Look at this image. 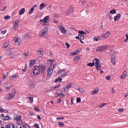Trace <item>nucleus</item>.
<instances>
[{"mask_svg":"<svg viewBox=\"0 0 128 128\" xmlns=\"http://www.w3.org/2000/svg\"><path fill=\"white\" fill-rule=\"evenodd\" d=\"M16 91L15 89H13L11 93H8L5 96V99L8 100H9L15 96Z\"/></svg>","mask_w":128,"mask_h":128,"instance_id":"nucleus-1","label":"nucleus"},{"mask_svg":"<svg viewBox=\"0 0 128 128\" xmlns=\"http://www.w3.org/2000/svg\"><path fill=\"white\" fill-rule=\"evenodd\" d=\"M93 62L94 66H96V69L98 70H100L101 65L99 60L97 58H95L94 59Z\"/></svg>","mask_w":128,"mask_h":128,"instance_id":"nucleus-2","label":"nucleus"},{"mask_svg":"<svg viewBox=\"0 0 128 128\" xmlns=\"http://www.w3.org/2000/svg\"><path fill=\"white\" fill-rule=\"evenodd\" d=\"M14 120H16L18 124V125L22 124V117L16 114L14 116Z\"/></svg>","mask_w":128,"mask_h":128,"instance_id":"nucleus-3","label":"nucleus"},{"mask_svg":"<svg viewBox=\"0 0 128 128\" xmlns=\"http://www.w3.org/2000/svg\"><path fill=\"white\" fill-rule=\"evenodd\" d=\"M49 18V16H47L44 17L43 19L40 20V22L42 24L43 26H48L49 24L48 20Z\"/></svg>","mask_w":128,"mask_h":128,"instance_id":"nucleus-4","label":"nucleus"},{"mask_svg":"<svg viewBox=\"0 0 128 128\" xmlns=\"http://www.w3.org/2000/svg\"><path fill=\"white\" fill-rule=\"evenodd\" d=\"M109 48V46L107 45H105L100 46L97 48L96 50L100 52H103Z\"/></svg>","mask_w":128,"mask_h":128,"instance_id":"nucleus-5","label":"nucleus"},{"mask_svg":"<svg viewBox=\"0 0 128 128\" xmlns=\"http://www.w3.org/2000/svg\"><path fill=\"white\" fill-rule=\"evenodd\" d=\"M20 20L19 19H17L14 21L13 23V26L12 28L13 30H15L18 26V24L20 23Z\"/></svg>","mask_w":128,"mask_h":128,"instance_id":"nucleus-6","label":"nucleus"},{"mask_svg":"<svg viewBox=\"0 0 128 128\" xmlns=\"http://www.w3.org/2000/svg\"><path fill=\"white\" fill-rule=\"evenodd\" d=\"M13 40L15 42V44L17 46H19L21 42L20 38L18 36H16L14 38Z\"/></svg>","mask_w":128,"mask_h":128,"instance_id":"nucleus-7","label":"nucleus"},{"mask_svg":"<svg viewBox=\"0 0 128 128\" xmlns=\"http://www.w3.org/2000/svg\"><path fill=\"white\" fill-rule=\"evenodd\" d=\"M54 68V66L52 65H51L49 66L47 73V75L48 76L50 77L52 75Z\"/></svg>","mask_w":128,"mask_h":128,"instance_id":"nucleus-8","label":"nucleus"},{"mask_svg":"<svg viewBox=\"0 0 128 128\" xmlns=\"http://www.w3.org/2000/svg\"><path fill=\"white\" fill-rule=\"evenodd\" d=\"M58 28L59 30L64 35L66 34L67 31L63 26L62 25H59L58 26Z\"/></svg>","mask_w":128,"mask_h":128,"instance_id":"nucleus-9","label":"nucleus"},{"mask_svg":"<svg viewBox=\"0 0 128 128\" xmlns=\"http://www.w3.org/2000/svg\"><path fill=\"white\" fill-rule=\"evenodd\" d=\"M33 72L35 75H36L40 73V70L38 66H34Z\"/></svg>","mask_w":128,"mask_h":128,"instance_id":"nucleus-10","label":"nucleus"},{"mask_svg":"<svg viewBox=\"0 0 128 128\" xmlns=\"http://www.w3.org/2000/svg\"><path fill=\"white\" fill-rule=\"evenodd\" d=\"M110 31L108 30L105 32L104 33L102 34L101 36L102 38H107L110 36Z\"/></svg>","mask_w":128,"mask_h":128,"instance_id":"nucleus-11","label":"nucleus"},{"mask_svg":"<svg viewBox=\"0 0 128 128\" xmlns=\"http://www.w3.org/2000/svg\"><path fill=\"white\" fill-rule=\"evenodd\" d=\"M38 66L39 67L40 70L41 72H44L46 68L45 65L44 64H40Z\"/></svg>","mask_w":128,"mask_h":128,"instance_id":"nucleus-12","label":"nucleus"},{"mask_svg":"<svg viewBox=\"0 0 128 128\" xmlns=\"http://www.w3.org/2000/svg\"><path fill=\"white\" fill-rule=\"evenodd\" d=\"M74 9V7L73 6H70L67 11V14L70 15L73 12Z\"/></svg>","mask_w":128,"mask_h":128,"instance_id":"nucleus-13","label":"nucleus"},{"mask_svg":"<svg viewBox=\"0 0 128 128\" xmlns=\"http://www.w3.org/2000/svg\"><path fill=\"white\" fill-rule=\"evenodd\" d=\"M12 86L11 83L10 82H8L4 85V87L8 91H9L12 87Z\"/></svg>","mask_w":128,"mask_h":128,"instance_id":"nucleus-14","label":"nucleus"},{"mask_svg":"<svg viewBox=\"0 0 128 128\" xmlns=\"http://www.w3.org/2000/svg\"><path fill=\"white\" fill-rule=\"evenodd\" d=\"M28 85L31 87L33 88L34 87V83L33 80H31L30 79H29L28 80Z\"/></svg>","mask_w":128,"mask_h":128,"instance_id":"nucleus-15","label":"nucleus"},{"mask_svg":"<svg viewBox=\"0 0 128 128\" xmlns=\"http://www.w3.org/2000/svg\"><path fill=\"white\" fill-rule=\"evenodd\" d=\"M99 90L98 88H96L91 92V94L92 95L97 94Z\"/></svg>","mask_w":128,"mask_h":128,"instance_id":"nucleus-16","label":"nucleus"},{"mask_svg":"<svg viewBox=\"0 0 128 128\" xmlns=\"http://www.w3.org/2000/svg\"><path fill=\"white\" fill-rule=\"evenodd\" d=\"M43 50L42 49H40L37 51V55L39 57H41L43 55Z\"/></svg>","mask_w":128,"mask_h":128,"instance_id":"nucleus-17","label":"nucleus"},{"mask_svg":"<svg viewBox=\"0 0 128 128\" xmlns=\"http://www.w3.org/2000/svg\"><path fill=\"white\" fill-rule=\"evenodd\" d=\"M18 77V74H16L10 76V80H13Z\"/></svg>","mask_w":128,"mask_h":128,"instance_id":"nucleus-18","label":"nucleus"},{"mask_svg":"<svg viewBox=\"0 0 128 128\" xmlns=\"http://www.w3.org/2000/svg\"><path fill=\"white\" fill-rule=\"evenodd\" d=\"M116 56V54L115 53H114L112 56V62L114 65L115 64V58Z\"/></svg>","mask_w":128,"mask_h":128,"instance_id":"nucleus-19","label":"nucleus"},{"mask_svg":"<svg viewBox=\"0 0 128 128\" xmlns=\"http://www.w3.org/2000/svg\"><path fill=\"white\" fill-rule=\"evenodd\" d=\"M121 15L120 13L117 14L115 16L114 18V20L115 21H116L119 20L120 18Z\"/></svg>","mask_w":128,"mask_h":128,"instance_id":"nucleus-20","label":"nucleus"},{"mask_svg":"<svg viewBox=\"0 0 128 128\" xmlns=\"http://www.w3.org/2000/svg\"><path fill=\"white\" fill-rule=\"evenodd\" d=\"M127 74V73L126 70H124L123 72L122 75L120 77V78L121 79H124L125 78Z\"/></svg>","mask_w":128,"mask_h":128,"instance_id":"nucleus-21","label":"nucleus"},{"mask_svg":"<svg viewBox=\"0 0 128 128\" xmlns=\"http://www.w3.org/2000/svg\"><path fill=\"white\" fill-rule=\"evenodd\" d=\"M79 52H80L79 50H77L73 52L70 53V55L71 56H72L74 55H76L79 53Z\"/></svg>","mask_w":128,"mask_h":128,"instance_id":"nucleus-22","label":"nucleus"},{"mask_svg":"<svg viewBox=\"0 0 128 128\" xmlns=\"http://www.w3.org/2000/svg\"><path fill=\"white\" fill-rule=\"evenodd\" d=\"M80 59V56H77L73 58V60L76 62L78 61Z\"/></svg>","mask_w":128,"mask_h":128,"instance_id":"nucleus-23","label":"nucleus"},{"mask_svg":"<svg viewBox=\"0 0 128 128\" xmlns=\"http://www.w3.org/2000/svg\"><path fill=\"white\" fill-rule=\"evenodd\" d=\"M48 27H45L41 31L44 32L46 34L48 32Z\"/></svg>","mask_w":128,"mask_h":128,"instance_id":"nucleus-24","label":"nucleus"},{"mask_svg":"<svg viewBox=\"0 0 128 128\" xmlns=\"http://www.w3.org/2000/svg\"><path fill=\"white\" fill-rule=\"evenodd\" d=\"M35 62L36 61L34 60H33L30 61L28 65L29 66L31 67L34 64Z\"/></svg>","mask_w":128,"mask_h":128,"instance_id":"nucleus-25","label":"nucleus"},{"mask_svg":"<svg viewBox=\"0 0 128 128\" xmlns=\"http://www.w3.org/2000/svg\"><path fill=\"white\" fill-rule=\"evenodd\" d=\"M25 9L24 8H23L21 9L19 11V14L20 15H21L23 14L25 12Z\"/></svg>","mask_w":128,"mask_h":128,"instance_id":"nucleus-26","label":"nucleus"},{"mask_svg":"<svg viewBox=\"0 0 128 128\" xmlns=\"http://www.w3.org/2000/svg\"><path fill=\"white\" fill-rule=\"evenodd\" d=\"M22 124L23 128H30L29 126L25 123H22Z\"/></svg>","mask_w":128,"mask_h":128,"instance_id":"nucleus-27","label":"nucleus"},{"mask_svg":"<svg viewBox=\"0 0 128 128\" xmlns=\"http://www.w3.org/2000/svg\"><path fill=\"white\" fill-rule=\"evenodd\" d=\"M46 34L44 32L42 31H41L39 33V36L40 37H44V36L46 35Z\"/></svg>","mask_w":128,"mask_h":128,"instance_id":"nucleus-28","label":"nucleus"},{"mask_svg":"<svg viewBox=\"0 0 128 128\" xmlns=\"http://www.w3.org/2000/svg\"><path fill=\"white\" fill-rule=\"evenodd\" d=\"M101 38V37L100 36H95L94 38V40L96 42L98 41Z\"/></svg>","mask_w":128,"mask_h":128,"instance_id":"nucleus-29","label":"nucleus"},{"mask_svg":"<svg viewBox=\"0 0 128 128\" xmlns=\"http://www.w3.org/2000/svg\"><path fill=\"white\" fill-rule=\"evenodd\" d=\"M72 83H70L68 84L66 86V89L68 90L72 86Z\"/></svg>","mask_w":128,"mask_h":128,"instance_id":"nucleus-30","label":"nucleus"},{"mask_svg":"<svg viewBox=\"0 0 128 128\" xmlns=\"http://www.w3.org/2000/svg\"><path fill=\"white\" fill-rule=\"evenodd\" d=\"M78 90L80 93L84 92H85L84 90L82 88H78Z\"/></svg>","mask_w":128,"mask_h":128,"instance_id":"nucleus-31","label":"nucleus"},{"mask_svg":"<svg viewBox=\"0 0 128 128\" xmlns=\"http://www.w3.org/2000/svg\"><path fill=\"white\" fill-rule=\"evenodd\" d=\"M69 71H67L66 72L62 74H61L62 77L64 78L67 75V74L69 72Z\"/></svg>","mask_w":128,"mask_h":128,"instance_id":"nucleus-32","label":"nucleus"},{"mask_svg":"<svg viewBox=\"0 0 128 128\" xmlns=\"http://www.w3.org/2000/svg\"><path fill=\"white\" fill-rule=\"evenodd\" d=\"M46 6V4H44L43 3L41 4L40 5V10H42L44 7Z\"/></svg>","mask_w":128,"mask_h":128,"instance_id":"nucleus-33","label":"nucleus"},{"mask_svg":"<svg viewBox=\"0 0 128 128\" xmlns=\"http://www.w3.org/2000/svg\"><path fill=\"white\" fill-rule=\"evenodd\" d=\"M53 62V60H48L47 61V64L48 65H50Z\"/></svg>","mask_w":128,"mask_h":128,"instance_id":"nucleus-34","label":"nucleus"},{"mask_svg":"<svg viewBox=\"0 0 128 128\" xmlns=\"http://www.w3.org/2000/svg\"><path fill=\"white\" fill-rule=\"evenodd\" d=\"M9 57L11 58L14 59L15 57V55L13 54H10L9 55Z\"/></svg>","mask_w":128,"mask_h":128,"instance_id":"nucleus-35","label":"nucleus"},{"mask_svg":"<svg viewBox=\"0 0 128 128\" xmlns=\"http://www.w3.org/2000/svg\"><path fill=\"white\" fill-rule=\"evenodd\" d=\"M9 45V43L7 42L4 43L3 45V46L4 48H6Z\"/></svg>","mask_w":128,"mask_h":128,"instance_id":"nucleus-36","label":"nucleus"},{"mask_svg":"<svg viewBox=\"0 0 128 128\" xmlns=\"http://www.w3.org/2000/svg\"><path fill=\"white\" fill-rule=\"evenodd\" d=\"M116 13V11L115 10L113 9L111 10L110 11V13L111 14H114Z\"/></svg>","mask_w":128,"mask_h":128,"instance_id":"nucleus-37","label":"nucleus"},{"mask_svg":"<svg viewBox=\"0 0 128 128\" xmlns=\"http://www.w3.org/2000/svg\"><path fill=\"white\" fill-rule=\"evenodd\" d=\"M66 70V69L60 70L58 71V74H61L62 72H64Z\"/></svg>","mask_w":128,"mask_h":128,"instance_id":"nucleus-38","label":"nucleus"},{"mask_svg":"<svg viewBox=\"0 0 128 128\" xmlns=\"http://www.w3.org/2000/svg\"><path fill=\"white\" fill-rule=\"evenodd\" d=\"M10 119V116H6L4 119V120H6Z\"/></svg>","mask_w":128,"mask_h":128,"instance_id":"nucleus-39","label":"nucleus"},{"mask_svg":"<svg viewBox=\"0 0 128 128\" xmlns=\"http://www.w3.org/2000/svg\"><path fill=\"white\" fill-rule=\"evenodd\" d=\"M34 10V8H31L29 11V13L30 14H31L33 12Z\"/></svg>","mask_w":128,"mask_h":128,"instance_id":"nucleus-40","label":"nucleus"},{"mask_svg":"<svg viewBox=\"0 0 128 128\" xmlns=\"http://www.w3.org/2000/svg\"><path fill=\"white\" fill-rule=\"evenodd\" d=\"M87 65L88 66H90L91 67H92L94 66V64L93 63V62L92 63H89L87 64Z\"/></svg>","mask_w":128,"mask_h":128,"instance_id":"nucleus-41","label":"nucleus"},{"mask_svg":"<svg viewBox=\"0 0 128 128\" xmlns=\"http://www.w3.org/2000/svg\"><path fill=\"white\" fill-rule=\"evenodd\" d=\"M62 78H60L56 79L55 80V82L57 83L59 81L60 82L62 81Z\"/></svg>","mask_w":128,"mask_h":128,"instance_id":"nucleus-42","label":"nucleus"},{"mask_svg":"<svg viewBox=\"0 0 128 128\" xmlns=\"http://www.w3.org/2000/svg\"><path fill=\"white\" fill-rule=\"evenodd\" d=\"M58 124L60 127H63L64 126V124L63 123L60 122H58Z\"/></svg>","mask_w":128,"mask_h":128,"instance_id":"nucleus-43","label":"nucleus"},{"mask_svg":"<svg viewBox=\"0 0 128 128\" xmlns=\"http://www.w3.org/2000/svg\"><path fill=\"white\" fill-rule=\"evenodd\" d=\"M106 103L102 104H100L99 106H98L100 108H101L102 107L104 106L105 105H106Z\"/></svg>","mask_w":128,"mask_h":128,"instance_id":"nucleus-44","label":"nucleus"},{"mask_svg":"<svg viewBox=\"0 0 128 128\" xmlns=\"http://www.w3.org/2000/svg\"><path fill=\"white\" fill-rule=\"evenodd\" d=\"M78 36H80V40H83L84 39V36L82 35L81 34H79Z\"/></svg>","mask_w":128,"mask_h":128,"instance_id":"nucleus-45","label":"nucleus"},{"mask_svg":"<svg viewBox=\"0 0 128 128\" xmlns=\"http://www.w3.org/2000/svg\"><path fill=\"white\" fill-rule=\"evenodd\" d=\"M78 33L80 34H86V33L85 32L83 31L80 30L78 31Z\"/></svg>","mask_w":128,"mask_h":128,"instance_id":"nucleus-46","label":"nucleus"},{"mask_svg":"<svg viewBox=\"0 0 128 128\" xmlns=\"http://www.w3.org/2000/svg\"><path fill=\"white\" fill-rule=\"evenodd\" d=\"M56 94L59 96H62L63 97H64L65 96V95L61 92H60V93H57Z\"/></svg>","mask_w":128,"mask_h":128,"instance_id":"nucleus-47","label":"nucleus"},{"mask_svg":"<svg viewBox=\"0 0 128 128\" xmlns=\"http://www.w3.org/2000/svg\"><path fill=\"white\" fill-rule=\"evenodd\" d=\"M28 98L29 99L31 102H33V98L32 97H28Z\"/></svg>","mask_w":128,"mask_h":128,"instance_id":"nucleus-48","label":"nucleus"},{"mask_svg":"<svg viewBox=\"0 0 128 128\" xmlns=\"http://www.w3.org/2000/svg\"><path fill=\"white\" fill-rule=\"evenodd\" d=\"M4 19L6 20L10 19V16H5L4 18Z\"/></svg>","mask_w":128,"mask_h":128,"instance_id":"nucleus-49","label":"nucleus"},{"mask_svg":"<svg viewBox=\"0 0 128 128\" xmlns=\"http://www.w3.org/2000/svg\"><path fill=\"white\" fill-rule=\"evenodd\" d=\"M112 16H110V14H109V15H108V17L109 18V20H112L113 18L112 17Z\"/></svg>","mask_w":128,"mask_h":128,"instance_id":"nucleus-50","label":"nucleus"},{"mask_svg":"<svg viewBox=\"0 0 128 128\" xmlns=\"http://www.w3.org/2000/svg\"><path fill=\"white\" fill-rule=\"evenodd\" d=\"M111 76H108L106 77V78L107 80H109L110 79Z\"/></svg>","mask_w":128,"mask_h":128,"instance_id":"nucleus-51","label":"nucleus"},{"mask_svg":"<svg viewBox=\"0 0 128 128\" xmlns=\"http://www.w3.org/2000/svg\"><path fill=\"white\" fill-rule=\"evenodd\" d=\"M65 45L66 46L67 48H68L70 47V45L68 42H66Z\"/></svg>","mask_w":128,"mask_h":128,"instance_id":"nucleus-52","label":"nucleus"},{"mask_svg":"<svg viewBox=\"0 0 128 128\" xmlns=\"http://www.w3.org/2000/svg\"><path fill=\"white\" fill-rule=\"evenodd\" d=\"M6 32V30H4V31H2L1 32V34H4Z\"/></svg>","mask_w":128,"mask_h":128,"instance_id":"nucleus-53","label":"nucleus"},{"mask_svg":"<svg viewBox=\"0 0 128 128\" xmlns=\"http://www.w3.org/2000/svg\"><path fill=\"white\" fill-rule=\"evenodd\" d=\"M76 101L77 102L79 103L81 102V99L80 98H78L76 99Z\"/></svg>","mask_w":128,"mask_h":128,"instance_id":"nucleus-54","label":"nucleus"},{"mask_svg":"<svg viewBox=\"0 0 128 128\" xmlns=\"http://www.w3.org/2000/svg\"><path fill=\"white\" fill-rule=\"evenodd\" d=\"M34 126L36 128H40L39 125L37 124H35L34 125Z\"/></svg>","mask_w":128,"mask_h":128,"instance_id":"nucleus-55","label":"nucleus"},{"mask_svg":"<svg viewBox=\"0 0 128 128\" xmlns=\"http://www.w3.org/2000/svg\"><path fill=\"white\" fill-rule=\"evenodd\" d=\"M5 111V110L3 108H1L0 109V112H4Z\"/></svg>","mask_w":128,"mask_h":128,"instance_id":"nucleus-56","label":"nucleus"},{"mask_svg":"<svg viewBox=\"0 0 128 128\" xmlns=\"http://www.w3.org/2000/svg\"><path fill=\"white\" fill-rule=\"evenodd\" d=\"M74 99L72 98H71V103H70V104L71 105H72L73 104V102L74 101Z\"/></svg>","mask_w":128,"mask_h":128,"instance_id":"nucleus-57","label":"nucleus"},{"mask_svg":"<svg viewBox=\"0 0 128 128\" xmlns=\"http://www.w3.org/2000/svg\"><path fill=\"white\" fill-rule=\"evenodd\" d=\"M10 126H11V124H8L7 125H6V128H10Z\"/></svg>","mask_w":128,"mask_h":128,"instance_id":"nucleus-58","label":"nucleus"},{"mask_svg":"<svg viewBox=\"0 0 128 128\" xmlns=\"http://www.w3.org/2000/svg\"><path fill=\"white\" fill-rule=\"evenodd\" d=\"M56 119L58 120H64V118L63 117H60L57 118Z\"/></svg>","mask_w":128,"mask_h":128,"instance_id":"nucleus-59","label":"nucleus"},{"mask_svg":"<svg viewBox=\"0 0 128 128\" xmlns=\"http://www.w3.org/2000/svg\"><path fill=\"white\" fill-rule=\"evenodd\" d=\"M34 110H36L38 112L39 111H40V110L39 109V108H38V107H36L35 108H34Z\"/></svg>","mask_w":128,"mask_h":128,"instance_id":"nucleus-60","label":"nucleus"},{"mask_svg":"<svg viewBox=\"0 0 128 128\" xmlns=\"http://www.w3.org/2000/svg\"><path fill=\"white\" fill-rule=\"evenodd\" d=\"M55 89V88L54 87H53L50 90L49 92H52L53 90H54Z\"/></svg>","mask_w":128,"mask_h":128,"instance_id":"nucleus-61","label":"nucleus"},{"mask_svg":"<svg viewBox=\"0 0 128 128\" xmlns=\"http://www.w3.org/2000/svg\"><path fill=\"white\" fill-rule=\"evenodd\" d=\"M118 110L119 112H121L123 111V110L122 108H120L118 109Z\"/></svg>","mask_w":128,"mask_h":128,"instance_id":"nucleus-62","label":"nucleus"},{"mask_svg":"<svg viewBox=\"0 0 128 128\" xmlns=\"http://www.w3.org/2000/svg\"><path fill=\"white\" fill-rule=\"evenodd\" d=\"M11 126H12V128H15L14 125L12 123L11 124Z\"/></svg>","mask_w":128,"mask_h":128,"instance_id":"nucleus-63","label":"nucleus"},{"mask_svg":"<svg viewBox=\"0 0 128 128\" xmlns=\"http://www.w3.org/2000/svg\"><path fill=\"white\" fill-rule=\"evenodd\" d=\"M62 101L61 98H59L57 100V102L58 103H60Z\"/></svg>","mask_w":128,"mask_h":128,"instance_id":"nucleus-64","label":"nucleus"}]
</instances>
